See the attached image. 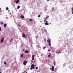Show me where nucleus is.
Here are the masks:
<instances>
[{
  "label": "nucleus",
  "mask_w": 73,
  "mask_h": 73,
  "mask_svg": "<svg viewBox=\"0 0 73 73\" xmlns=\"http://www.w3.org/2000/svg\"><path fill=\"white\" fill-rule=\"evenodd\" d=\"M22 36L23 37H24L25 38V39H26V38H27V37H28V35L27 34H25L24 33H23V35H22Z\"/></svg>",
  "instance_id": "1"
},
{
  "label": "nucleus",
  "mask_w": 73,
  "mask_h": 73,
  "mask_svg": "<svg viewBox=\"0 0 73 73\" xmlns=\"http://www.w3.org/2000/svg\"><path fill=\"white\" fill-rule=\"evenodd\" d=\"M51 40L50 39H48V40H47V41L48 42V44L50 46H51V44H50V41Z\"/></svg>",
  "instance_id": "2"
},
{
  "label": "nucleus",
  "mask_w": 73,
  "mask_h": 73,
  "mask_svg": "<svg viewBox=\"0 0 73 73\" xmlns=\"http://www.w3.org/2000/svg\"><path fill=\"white\" fill-rule=\"evenodd\" d=\"M51 68H50V70H52L53 72H54V66H52Z\"/></svg>",
  "instance_id": "3"
},
{
  "label": "nucleus",
  "mask_w": 73,
  "mask_h": 73,
  "mask_svg": "<svg viewBox=\"0 0 73 73\" xmlns=\"http://www.w3.org/2000/svg\"><path fill=\"white\" fill-rule=\"evenodd\" d=\"M27 62H27V61L25 60V61L23 62V64L25 66V65H26V64H27Z\"/></svg>",
  "instance_id": "4"
},
{
  "label": "nucleus",
  "mask_w": 73,
  "mask_h": 73,
  "mask_svg": "<svg viewBox=\"0 0 73 73\" xmlns=\"http://www.w3.org/2000/svg\"><path fill=\"white\" fill-rule=\"evenodd\" d=\"M4 37H3L2 38L1 40V43H3V41H4Z\"/></svg>",
  "instance_id": "5"
},
{
  "label": "nucleus",
  "mask_w": 73,
  "mask_h": 73,
  "mask_svg": "<svg viewBox=\"0 0 73 73\" xmlns=\"http://www.w3.org/2000/svg\"><path fill=\"white\" fill-rule=\"evenodd\" d=\"M31 67H32V68H33V69H34L35 68V65L34 64H32L31 66Z\"/></svg>",
  "instance_id": "6"
},
{
  "label": "nucleus",
  "mask_w": 73,
  "mask_h": 73,
  "mask_svg": "<svg viewBox=\"0 0 73 73\" xmlns=\"http://www.w3.org/2000/svg\"><path fill=\"white\" fill-rule=\"evenodd\" d=\"M32 60H33L35 59V55H33L32 56Z\"/></svg>",
  "instance_id": "7"
},
{
  "label": "nucleus",
  "mask_w": 73,
  "mask_h": 73,
  "mask_svg": "<svg viewBox=\"0 0 73 73\" xmlns=\"http://www.w3.org/2000/svg\"><path fill=\"white\" fill-rule=\"evenodd\" d=\"M48 18H49V16H48L46 18L45 20H44V22H45V21H46V20H47V19H48Z\"/></svg>",
  "instance_id": "8"
},
{
  "label": "nucleus",
  "mask_w": 73,
  "mask_h": 73,
  "mask_svg": "<svg viewBox=\"0 0 73 73\" xmlns=\"http://www.w3.org/2000/svg\"><path fill=\"white\" fill-rule=\"evenodd\" d=\"M45 25H49V24L48 23V21H46L45 23Z\"/></svg>",
  "instance_id": "9"
},
{
  "label": "nucleus",
  "mask_w": 73,
  "mask_h": 73,
  "mask_svg": "<svg viewBox=\"0 0 73 73\" xmlns=\"http://www.w3.org/2000/svg\"><path fill=\"white\" fill-rule=\"evenodd\" d=\"M21 17L22 19H24V16L23 15H21Z\"/></svg>",
  "instance_id": "10"
},
{
  "label": "nucleus",
  "mask_w": 73,
  "mask_h": 73,
  "mask_svg": "<svg viewBox=\"0 0 73 73\" xmlns=\"http://www.w3.org/2000/svg\"><path fill=\"white\" fill-rule=\"evenodd\" d=\"M4 27H5L7 26V24L6 23H5L4 25Z\"/></svg>",
  "instance_id": "11"
},
{
  "label": "nucleus",
  "mask_w": 73,
  "mask_h": 73,
  "mask_svg": "<svg viewBox=\"0 0 73 73\" xmlns=\"http://www.w3.org/2000/svg\"><path fill=\"white\" fill-rule=\"evenodd\" d=\"M19 0H17L16 1V3H19Z\"/></svg>",
  "instance_id": "12"
},
{
  "label": "nucleus",
  "mask_w": 73,
  "mask_h": 73,
  "mask_svg": "<svg viewBox=\"0 0 73 73\" xmlns=\"http://www.w3.org/2000/svg\"><path fill=\"white\" fill-rule=\"evenodd\" d=\"M25 53H29V51L27 50H26L25 51Z\"/></svg>",
  "instance_id": "13"
},
{
  "label": "nucleus",
  "mask_w": 73,
  "mask_h": 73,
  "mask_svg": "<svg viewBox=\"0 0 73 73\" xmlns=\"http://www.w3.org/2000/svg\"><path fill=\"white\" fill-rule=\"evenodd\" d=\"M54 10V7H52L51 10V11L52 12Z\"/></svg>",
  "instance_id": "14"
},
{
  "label": "nucleus",
  "mask_w": 73,
  "mask_h": 73,
  "mask_svg": "<svg viewBox=\"0 0 73 73\" xmlns=\"http://www.w3.org/2000/svg\"><path fill=\"white\" fill-rule=\"evenodd\" d=\"M50 57V53L49 55L48 56V57Z\"/></svg>",
  "instance_id": "15"
},
{
  "label": "nucleus",
  "mask_w": 73,
  "mask_h": 73,
  "mask_svg": "<svg viewBox=\"0 0 73 73\" xmlns=\"http://www.w3.org/2000/svg\"><path fill=\"white\" fill-rule=\"evenodd\" d=\"M20 6H18V7H17V9H19V8H20Z\"/></svg>",
  "instance_id": "16"
},
{
  "label": "nucleus",
  "mask_w": 73,
  "mask_h": 73,
  "mask_svg": "<svg viewBox=\"0 0 73 73\" xmlns=\"http://www.w3.org/2000/svg\"><path fill=\"white\" fill-rule=\"evenodd\" d=\"M8 9H9L8 7H7L6 8V10H7V11H8Z\"/></svg>",
  "instance_id": "17"
},
{
  "label": "nucleus",
  "mask_w": 73,
  "mask_h": 73,
  "mask_svg": "<svg viewBox=\"0 0 73 73\" xmlns=\"http://www.w3.org/2000/svg\"><path fill=\"white\" fill-rule=\"evenodd\" d=\"M4 65H7V63L6 62H5L4 63Z\"/></svg>",
  "instance_id": "18"
},
{
  "label": "nucleus",
  "mask_w": 73,
  "mask_h": 73,
  "mask_svg": "<svg viewBox=\"0 0 73 73\" xmlns=\"http://www.w3.org/2000/svg\"><path fill=\"white\" fill-rule=\"evenodd\" d=\"M33 69V67H31L30 68L31 70H32V69Z\"/></svg>",
  "instance_id": "19"
},
{
  "label": "nucleus",
  "mask_w": 73,
  "mask_h": 73,
  "mask_svg": "<svg viewBox=\"0 0 73 73\" xmlns=\"http://www.w3.org/2000/svg\"><path fill=\"white\" fill-rule=\"evenodd\" d=\"M72 14H73V8H72Z\"/></svg>",
  "instance_id": "20"
},
{
  "label": "nucleus",
  "mask_w": 73,
  "mask_h": 73,
  "mask_svg": "<svg viewBox=\"0 0 73 73\" xmlns=\"http://www.w3.org/2000/svg\"><path fill=\"white\" fill-rule=\"evenodd\" d=\"M61 53V52L60 51L58 52V54H59V53Z\"/></svg>",
  "instance_id": "21"
},
{
  "label": "nucleus",
  "mask_w": 73,
  "mask_h": 73,
  "mask_svg": "<svg viewBox=\"0 0 73 73\" xmlns=\"http://www.w3.org/2000/svg\"><path fill=\"white\" fill-rule=\"evenodd\" d=\"M45 48H46V47H44L43 48V49H45Z\"/></svg>",
  "instance_id": "22"
},
{
  "label": "nucleus",
  "mask_w": 73,
  "mask_h": 73,
  "mask_svg": "<svg viewBox=\"0 0 73 73\" xmlns=\"http://www.w3.org/2000/svg\"><path fill=\"white\" fill-rule=\"evenodd\" d=\"M21 57H23V54H22L21 56Z\"/></svg>",
  "instance_id": "23"
},
{
  "label": "nucleus",
  "mask_w": 73,
  "mask_h": 73,
  "mask_svg": "<svg viewBox=\"0 0 73 73\" xmlns=\"http://www.w3.org/2000/svg\"><path fill=\"white\" fill-rule=\"evenodd\" d=\"M35 69H38V67H36L35 68Z\"/></svg>",
  "instance_id": "24"
},
{
  "label": "nucleus",
  "mask_w": 73,
  "mask_h": 73,
  "mask_svg": "<svg viewBox=\"0 0 73 73\" xmlns=\"http://www.w3.org/2000/svg\"><path fill=\"white\" fill-rule=\"evenodd\" d=\"M40 16H41V15H39L38 16V17H40Z\"/></svg>",
  "instance_id": "25"
},
{
  "label": "nucleus",
  "mask_w": 73,
  "mask_h": 73,
  "mask_svg": "<svg viewBox=\"0 0 73 73\" xmlns=\"http://www.w3.org/2000/svg\"><path fill=\"white\" fill-rule=\"evenodd\" d=\"M1 27H0V31H1Z\"/></svg>",
  "instance_id": "26"
},
{
  "label": "nucleus",
  "mask_w": 73,
  "mask_h": 73,
  "mask_svg": "<svg viewBox=\"0 0 73 73\" xmlns=\"http://www.w3.org/2000/svg\"><path fill=\"white\" fill-rule=\"evenodd\" d=\"M54 65H55V62H54Z\"/></svg>",
  "instance_id": "27"
},
{
  "label": "nucleus",
  "mask_w": 73,
  "mask_h": 73,
  "mask_svg": "<svg viewBox=\"0 0 73 73\" xmlns=\"http://www.w3.org/2000/svg\"><path fill=\"white\" fill-rule=\"evenodd\" d=\"M12 40H13V39H11V40H10V42H11V41H12Z\"/></svg>",
  "instance_id": "28"
},
{
  "label": "nucleus",
  "mask_w": 73,
  "mask_h": 73,
  "mask_svg": "<svg viewBox=\"0 0 73 73\" xmlns=\"http://www.w3.org/2000/svg\"><path fill=\"white\" fill-rule=\"evenodd\" d=\"M32 19H30V21H32Z\"/></svg>",
  "instance_id": "29"
},
{
  "label": "nucleus",
  "mask_w": 73,
  "mask_h": 73,
  "mask_svg": "<svg viewBox=\"0 0 73 73\" xmlns=\"http://www.w3.org/2000/svg\"><path fill=\"white\" fill-rule=\"evenodd\" d=\"M18 26H19V27H20V25L18 24Z\"/></svg>",
  "instance_id": "30"
},
{
  "label": "nucleus",
  "mask_w": 73,
  "mask_h": 73,
  "mask_svg": "<svg viewBox=\"0 0 73 73\" xmlns=\"http://www.w3.org/2000/svg\"><path fill=\"white\" fill-rule=\"evenodd\" d=\"M3 24V22H1V24L2 25V24Z\"/></svg>",
  "instance_id": "31"
},
{
  "label": "nucleus",
  "mask_w": 73,
  "mask_h": 73,
  "mask_svg": "<svg viewBox=\"0 0 73 73\" xmlns=\"http://www.w3.org/2000/svg\"><path fill=\"white\" fill-rule=\"evenodd\" d=\"M48 52H50V50H48Z\"/></svg>",
  "instance_id": "32"
},
{
  "label": "nucleus",
  "mask_w": 73,
  "mask_h": 73,
  "mask_svg": "<svg viewBox=\"0 0 73 73\" xmlns=\"http://www.w3.org/2000/svg\"><path fill=\"white\" fill-rule=\"evenodd\" d=\"M49 0H47V1H49Z\"/></svg>",
  "instance_id": "33"
},
{
  "label": "nucleus",
  "mask_w": 73,
  "mask_h": 73,
  "mask_svg": "<svg viewBox=\"0 0 73 73\" xmlns=\"http://www.w3.org/2000/svg\"><path fill=\"white\" fill-rule=\"evenodd\" d=\"M44 41H46V39H45Z\"/></svg>",
  "instance_id": "34"
},
{
  "label": "nucleus",
  "mask_w": 73,
  "mask_h": 73,
  "mask_svg": "<svg viewBox=\"0 0 73 73\" xmlns=\"http://www.w3.org/2000/svg\"><path fill=\"white\" fill-rule=\"evenodd\" d=\"M8 12H9V10H8Z\"/></svg>",
  "instance_id": "35"
},
{
  "label": "nucleus",
  "mask_w": 73,
  "mask_h": 73,
  "mask_svg": "<svg viewBox=\"0 0 73 73\" xmlns=\"http://www.w3.org/2000/svg\"><path fill=\"white\" fill-rule=\"evenodd\" d=\"M10 15H11V13H10Z\"/></svg>",
  "instance_id": "36"
},
{
  "label": "nucleus",
  "mask_w": 73,
  "mask_h": 73,
  "mask_svg": "<svg viewBox=\"0 0 73 73\" xmlns=\"http://www.w3.org/2000/svg\"><path fill=\"white\" fill-rule=\"evenodd\" d=\"M23 45V44H22V45Z\"/></svg>",
  "instance_id": "37"
},
{
  "label": "nucleus",
  "mask_w": 73,
  "mask_h": 73,
  "mask_svg": "<svg viewBox=\"0 0 73 73\" xmlns=\"http://www.w3.org/2000/svg\"><path fill=\"white\" fill-rule=\"evenodd\" d=\"M0 73H1V72H0Z\"/></svg>",
  "instance_id": "38"
},
{
  "label": "nucleus",
  "mask_w": 73,
  "mask_h": 73,
  "mask_svg": "<svg viewBox=\"0 0 73 73\" xmlns=\"http://www.w3.org/2000/svg\"><path fill=\"white\" fill-rule=\"evenodd\" d=\"M56 53H57V52H56Z\"/></svg>",
  "instance_id": "39"
}]
</instances>
